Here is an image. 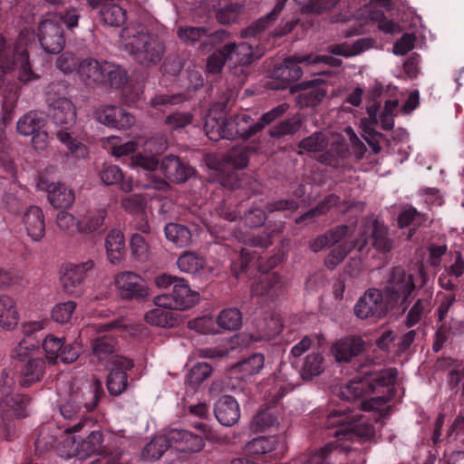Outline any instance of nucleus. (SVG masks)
<instances>
[{"label": "nucleus", "mask_w": 464, "mask_h": 464, "mask_svg": "<svg viewBox=\"0 0 464 464\" xmlns=\"http://www.w3.org/2000/svg\"><path fill=\"white\" fill-rule=\"evenodd\" d=\"M22 225L26 235L34 242H39L45 235L44 214L37 206L28 207L22 216Z\"/></svg>", "instance_id": "obj_27"}, {"label": "nucleus", "mask_w": 464, "mask_h": 464, "mask_svg": "<svg viewBox=\"0 0 464 464\" xmlns=\"http://www.w3.org/2000/svg\"><path fill=\"white\" fill-rule=\"evenodd\" d=\"M100 177L103 183L106 185H117L121 183V188L128 190L130 189V184L124 182V175L122 170L116 165H109L104 167L101 171Z\"/></svg>", "instance_id": "obj_61"}, {"label": "nucleus", "mask_w": 464, "mask_h": 464, "mask_svg": "<svg viewBox=\"0 0 464 464\" xmlns=\"http://www.w3.org/2000/svg\"><path fill=\"white\" fill-rule=\"evenodd\" d=\"M426 214L418 211L415 208L410 206L404 208L397 218V224L400 228L411 227L408 239L415 234L419 227L426 221Z\"/></svg>", "instance_id": "obj_42"}, {"label": "nucleus", "mask_w": 464, "mask_h": 464, "mask_svg": "<svg viewBox=\"0 0 464 464\" xmlns=\"http://www.w3.org/2000/svg\"><path fill=\"white\" fill-rule=\"evenodd\" d=\"M105 248L110 263L119 264L125 256V240L121 231L111 230L105 239Z\"/></svg>", "instance_id": "obj_39"}, {"label": "nucleus", "mask_w": 464, "mask_h": 464, "mask_svg": "<svg viewBox=\"0 0 464 464\" xmlns=\"http://www.w3.org/2000/svg\"><path fill=\"white\" fill-rule=\"evenodd\" d=\"M14 68L18 70V80L23 83L39 79L32 70L28 50L22 41L13 44L0 34V88L4 83V74Z\"/></svg>", "instance_id": "obj_7"}, {"label": "nucleus", "mask_w": 464, "mask_h": 464, "mask_svg": "<svg viewBox=\"0 0 464 464\" xmlns=\"http://www.w3.org/2000/svg\"><path fill=\"white\" fill-rule=\"evenodd\" d=\"M38 40L42 48L48 53H59L65 44L63 29L61 24L44 19L38 25Z\"/></svg>", "instance_id": "obj_16"}, {"label": "nucleus", "mask_w": 464, "mask_h": 464, "mask_svg": "<svg viewBox=\"0 0 464 464\" xmlns=\"http://www.w3.org/2000/svg\"><path fill=\"white\" fill-rule=\"evenodd\" d=\"M265 365V356L255 353L244 358L233 366V371L242 373V378L257 374Z\"/></svg>", "instance_id": "obj_49"}, {"label": "nucleus", "mask_w": 464, "mask_h": 464, "mask_svg": "<svg viewBox=\"0 0 464 464\" xmlns=\"http://www.w3.org/2000/svg\"><path fill=\"white\" fill-rule=\"evenodd\" d=\"M122 208L133 217H143L147 213V199L140 194H130L121 199Z\"/></svg>", "instance_id": "obj_55"}, {"label": "nucleus", "mask_w": 464, "mask_h": 464, "mask_svg": "<svg viewBox=\"0 0 464 464\" xmlns=\"http://www.w3.org/2000/svg\"><path fill=\"white\" fill-rule=\"evenodd\" d=\"M371 240L372 246L382 254L392 251L394 241L389 236V228L378 219L372 220L371 224Z\"/></svg>", "instance_id": "obj_38"}, {"label": "nucleus", "mask_w": 464, "mask_h": 464, "mask_svg": "<svg viewBox=\"0 0 464 464\" xmlns=\"http://www.w3.org/2000/svg\"><path fill=\"white\" fill-rule=\"evenodd\" d=\"M60 412L64 419L78 420L75 424L66 428L65 430L68 433H75L84 428H86V431H89L96 425L94 418L92 415H87L70 394L65 402L60 406Z\"/></svg>", "instance_id": "obj_21"}, {"label": "nucleus", "mask_w": 464, "mask_h": 464, "mask_svg": "<svg viewBox=\"0 0 464 464\" xmlns=\"http://www.w3.org/2000/svg\"><path fill=\"white\" fill-rule=\"evenodd\" d=\"M46 124V118L44 112L37 111H31L23 115L17 121V131L24 135H33L40 129H44Z\"/></svg>", "instance_id": "obj_41"}, {"label": "nucleus", "mask_w": 464, "mask_h": 464, "mask_svg": "<svg viewBox=\"0 0 464 464\" xmlns=\"http://www.w3.org/2000/svg\"><path fill=\"white\" fill-rule=\"evenodd\" d=\"M218 325L225 330L235 331L242 325V314L237 308H227L222 310L218 318Z\"/></svg>", "instance_id": "obj_56"}, {"label": "nucleus", "mask_w": 464, "mask_h": 464, "mask_svg": "<svg viewBox=\"0 0 464 464\" xmlns=\"http://www.w3.org/2000/svg\"><path fill=\"white\" fill-rule=\"evenodd\" d=\"M302 118L296 114L291 118L281 121L269 130V136L273 139H280L286 135L296 133L302 127Z\"/></svg>", "instance_id": "obj_50"}, {"label": "nucleus", "mask_w": 464, "mask_h": 464, "mask_svg": "<svg viewBox=\"0 0 464 464\" xmlns=\"http://www.w3.org/2000/svg\"><path fill=\"white\" fill-rule=\"evenodd\" d=\"M363 344L361 337H346L335 343L333 353L337 362H347L362 352Z\"/></svg>", "instance_id": "obj_34"}, {"label": "nucleus", "mask_w": 464, "mask_h": 464, "mask_svg": "<svg viewBox=\"0 0 464 464\" xmlns=\"http://www.w3.org/2000/svg\"><path fill=\"white\" fill-rule=\"evenodd\" d=\"M96 120L111 128L125 130L134 123V117L119 106H101L95 111Z\"/></svg>", "instance_id": "obj_24"}, {"label": "nucleus", "mask_w": 464, "mask_h": 464, "mask_svg": "<svg viewBox=\"0 0 464 464\" xmlns=\"http://www.w3.org/2000/svg\"><path fill=\"white\" fill-rule=\"evenodd\" d=\"M65 339L48 334L43 341V349L50 363H56Z\"/></svg>", "instance_id": "obj_60"}, {"label": "nucleus", "mask_w": 464, "mask_h": 464, "mask_svg": "<svg viewBox=\"0 0 464 464\" xmlns=\"http://www.w3.org/2000/svg\"><path fill=\"white\" fill-rule=\"evenodd\" d=\"M323 371L324 357L320 353L308 354L299 372L294 369L293 365L282 362L278 371L275 372V382L267 394L268 403L276 404L284 396L291 392L298 382L297 375L304 381H310Z\"/></svg>", "instance_id": "obj_4"}, {"label": "nucleus", "mask_w": 464, "mask_h": 464, "mask_svg": "<svg viewBox=\"0 0 464 464\" xmlns=\"http://www.w3.org/2000/svg\"><path fill=\"white\" fill-rule=\"evenodd\" d=\"M156 307L145 314V321L152 325L172 327L179 320V314L169 304H155Z\"/></svg>", "instance_id": "obj_36"}, {"label": "nucleus", "mask_w": 464, "mask_h": 464, "mask_svg": "<svg viewBox=\"0 0 464 464\" xmlns=\"http://www.w3.org/2000/svg\"><path fill=\"white\" fill-rule=\"evenodd\" d=\"M106 217L107 211L104 208L88 211L81 219L77 220V229L82 234L103 232L106 229Z\"/></svg>", "instance_id": "obj_37"}, {"label": "nucleus", "mask_w": 464, "mask_h": 464, "mask_svg": "<svg viewBox=\"0 0 464 464\" xmlns=\"http://www.w3.org/2000/svg\"><path fill=\"white\" fill-rule=\"evenodd\" d=\"M16 368L19 372V384L22 387H30L43 379L46 363L43 358H30Z\"/></svg>", "instance_id": "obj_31"}, {"label": "nucleus", "mask_w": 464, "mask_h": 464, "mask_svg": "<svg viewBox=\"0 0 464 464\" xmlns=\"http://www.w3.org/2000/svg\"><path fill=\"white\" fill-rule=\"evenodd\" d=\"M70 395L87 415H91L104 395V391L102 382L95 379L79 388H72Z\"/></svg>", "instance_id": "obj_18"}, {"label": "nucleus", "mask_w": 464, "mask_h": 464, "mask_svg": "<svg viewBox=\"0 0 464 464\" xmlns=\"http://www.w3.org/2000/svg\"><path fill=\"white\" fill-rule=\"evenodd\" d=\"M108 368L110 369L106 383L108 392L111 396H119L130 384L128 372L134 368V362L128 357H117Z\"/></svg>", "instance_id": "obj_15"}, {"label": "nucleus", "mask_w": 464, "mask_h": 464, "mask_svg": "<svg viewBox=\"0 0 464 464\" xmlns=\"http://www.w3.org/2000/svg\"><path fill=\"white\" fill-rule=\"evenodd\" d=\"M49 114L53 124L61 127L56 132L57 139L68 149L75 159H84L89 150L86 145L72 137L68 131L76 121V109L71 100L59 97L49 107Z\"/></svg>", "instance_id": "obj_6"}, {"label": "nucleus", "mask_w": 464, "mask_h": 464, "mask_svg": "<svg viewBox=\"0 0 464 464\" xmlns=\"http://www.w3.org/2000/svg\"><path fill=\"white\" fill-rule=\"evenodd\" d=\"M168 449H169V444L165 432L155 436L148 442L142 449L140 457L145 461H155L160 459Z\"/></svg>", "instance_id": "obj_45"}, {"label": "nucleus", "mask_w": 464, "mask_h": 464, "mask_svg": "<svg viewBox=\"0 0 464 464\" xmlns=\"http://www.w3.org/2000/svg\"><path fill=\"white\" fill-rule=\"evenodd\" d=\"M167 149V142L161 136L150 138L145 142V150H150V155L137 153L131 157V165L136 168H141L145 170H154L159 166L158 155L161 154Z\"/></svg>", "instance_id": "obj_23"}, {"label": "nucleus", "mask_w": 464, "mask_h": 464, "mask_svg": "<svg viewBox=\"0 0 464 464\" xmlns=\"http://www.w3.org/2000/svg\"><path fill=\"white\" fill-rule=\"evenodd\" d=\"M355 247H357L359 251H362L364 247V242H343L340 245H337L326 256L324 259L325 266L330 270H334L340 263L343 261L348 253H350Z\"/></svg>", "instance_id": "obj_46"}, {"label": "nucleus", "mask_w": 464, "mask_h": 464, "mask_svg": "<svg viewBox=\"0 0 464 464\" xmlns=\"http://www.w3.org/2000/svg\"><path fill=\"white\" fill-rule=\"evenodd\" d=\"M102 433L99 430L90 431L88 437L78 445L79 458H85L93 454H98L100 457L92 460L90 464H124L121 461V453L120 450L111 451L107 453L102 449Z\"/></svg>", "instance_id": "obj_12"}, {"label": "nucleus", "mask_w": 464, "mask_h": 464, "mask_svg": "<svg viewBox=\"0 0 464 464\" xmlns=\"http://www.w3.org/2000/svg\"><path fill=\"white\" fill-rule=\"evenodd\" d=\"M288 109V104H279L264 113L256 122H254L253 118L246 111L226 116L211 109L205 118L204 131L209 140L215 141L237 138L247 140L262 131L266 126L281 118Z\"/></svg>", "instance_id": "obj_3"}, {"label": "nucleus", "mask_w": 464, "mask_h": 464, "mask_svg": "<svg viewBox=\"0 0 464 464\" xmlns=\"http://www.w3.org/2000/svg\"><path fill=\"white\" fill-rule=\"evenodd\" d=\"M321 61L320 56L312 54L295 55L285 59L283 63L276 65L272 71L269 87L274 90H285L290 87L291 83L297 81L303 74L300 64L309 65Z\"/></svg>", "instance_id": "obj_10"}, {"label": "nucleus", "mask_w": 464, "mask_h": 464, "mask_svg": "<svg viewBox=\"0 0 464 464\" xmlns=\"http://www.w3.org/2000/svg\"><path fill=\"white\" fill-rule=\"evenodd\" d=\"M324 82L321 79L304 81L295 85L300 91L296 97L300 107H314L318 105L326 96V90L324 87Z\"/></svg>", "instance_id": "obj_25"}, {"label": "nucleus", "mask_w": 464, "mask_h": 464, "mask_svg": "<svg viewBox=\"0 0 464 464\" xmlns=\"http://www.w3.org/2000/svg\"><path fill=\"white\" fill-rule=\"evenodd\" d=\"M285 282L276 273L266 274L252 287L254 296L260 298V302H274L284 292Z\"/></svg>", "instance_id": "obj_22"}, {"label": "nucleus", "mask_w": 464, "mask_h": 464, "mask_svg": "<svg viewBox=\"0 0 464 464\" xmlns=\"http://www.w3.org/2000/svg\"><path fill=\"white\" fill-rule=\"evenodd\" d=\"M115 286L122 300L142 303L149 298V287L146 282L135 272L119 273L115 276Z\"/></svg>", "instance_id": "obj_11"}, {"label": "nucleus", "mask_w": 464, "mask_h": 464, "mask_svg": "<svg viewBox=\"0 0 464 464\" xmlns=\"http://www.w3.org/2000/svg\"><path fill=\"white\" fill-rule=\"evenodd\" d=\"M177 265L180 271L196 275L205 267L206 261L196 253L185 252L178 258Z\"/></svg>", "instance_id": "obj_53"}, {"label": "nucleus", "mask_w": 464, "mask_h": 464, "mask_svg": "<svg viewBox=\"0 0 464 464\" xmlns=\"http://www.w3.org/2000/svg\"><path fill=\"white\" fill-rule=\"evenodd\" d=\"M103 62L90 57L79 62L77 73L86 86H100L104 82Z\"/></svg>", "instance_id": "obj_32"}, {"label": "nucleus", "mask_w": 464, "mask_h": 464, "mask_svg": "<svg viewBox=\"0 0 464 464\" xmlns=\"http://www.w3.org/2000/svg\"><path fill=\"white\" fill-rule=\"evenodd\" d=\"M228 63L232 66L248 65L259 55H256L253 46L248 43H228L223 45Z\"/></svg>", "instance_id": "obj_33"}, {"label": "nucleus", "mask_w": 464, "mask_h": 464, "mask_svg": "<svg viewBox=\"0 0 464 464\" xmlns=\"http://www.w3.org/2000/svg\"><path fill=\"white\" fill-rule=\"evenodd\" d=\"M371 5L375 8L371 10V19L378 22V28L381 31L386 34H393L398 27L397 24L392 20L387 19L382 10L377 9V7H382L388 11L392 10V0H372Z\"/></svg>", "instance_id": "obj_40"}, {"label": "nucleus", "mask_w": 464, "mask_h": 464, "mask_svg": "<svg viewBox=\"0 0 464 464\" xmlns=\"http://www.w3.org/2000/svg\"><path fill=\"white\" fill-rule=\"evenodd\" d=\"M245 7L238 3H231L225 7L220 8L216 14L220 24H230L237 21L238 16L243 13Z\"/></svg>", "instance_id": "obj_64"}, {"label": "nucleus", "mask_w": 464, "mask_h": 464, "mask_svg": "<svg viewBox=\"0 0 464 464\" xmlns=\"http://www.w3.org/2000/svg\"><path fill=\"white\" fill-rule=\"evenodd\" d=\"M104 82L101 85L110 86L114 89H121L129 79L127 71L121 66L103 62Z\"/></svg>", "instance_id": "obj_44"}, {"label": "nucleus", "mask_w": 464, "mask_h": 464, "mask_svg": "<svg viewBox=\"0 0 464 464\" xmlns=\"http://www.w3.org/2000/svg\"><path fill=\"white\" fill-rule=\"evenodd\" d=\"M314 439L334 437L335 440L310 450L290 464H348L350 456L357 449L350 442L364 443L375 436L370 419L354 412L349 406L334 410L315 423Z\"/></svg>", "instance_id": "obj_1"}, {"label": "nucleus", "mask_w": 464, "mask_h": 464, "mask_svg": "<svg viewBox=\"0 0 464 464\" xmlns=\"http://www.w3.org/2000/svg\"><path fill=\"white\" fill-rule=\"evenodd\" d=\"M29 398L23 394H14L7 399H0V403L8 408L10 414L17 419L25 418L27 413V405Z\"/></svg>", "instance_id": "obj_54"}, {"label": "nucleus", "mask_w": 464, "mask_h": 464, "mask_svg": "<svg viewBox=\"0 0 464 464\" xmlns=\"http://www.w3.org/2000/svg\"><path fill=\"white\" fill-rule=\"evenodd\" d=\"M282 329L283 324L279 315L272 314L256 323V329L249 333V341L254 343L274 340L280 334Z\"/></svg>", "instance_id": "obj_30"}, {"label": "nucleus", "mask_w": 464, "mask_h": 464, "mask_svg": "<svg viewBox=\"0 0 464 464\" xmlns=\"http://www.w3.org/2000/svg\"><path fill=\"white\" fill-rule=\"evenodd\" d=\"M397 378L395 368L373 371L368 366H361L358 375L345 386L341 387L339 397L360 407V411H373V419L379 421L391 413V406L386 404L395 395L394 384Z\"/></svg>", "instance_id": "obj_2"}, {"label": "nucleus", "mask_w": 464, "mask_h": 464, "mask_svg": "<svg viewBox=\"0 0 464 464\" xmlns=\"http://www.w3.org/2000/svg\"><path fill=\"white\" fill-rule=\"evenodd\" d=\"M415 288L413 275L398 266L392 268L382 292L390 307L393 309L401 301V305L405 310L411 304V295Z\"/></svg>", "instance_id": "obj_9"}, {"label": "nucleus", "mask_w": 464, "mask_h": 464, "mask_svg": "<svg viewBox=\"0 0 464 464\" xmlns=\"http://www.w3.org/2000/svg\"><path fill=\"white\" fill-rule=\"evenodd\" d=\"M94 267V262L89 259L80 264H69L61 277L64 291L68 295L79 296L82 293V284Z\"/></svg>", "instance_id": "obj_17"}, {"label": "nucleus", "mask_w": 464, "mask_h": 464, "mask_svg": "<svg viewBox=\"0 0 464 464\" xmlns=\"http://www.w3.org/2000/svg\"><path fill=\"white\" fill-rule=\"evenodd\" d=\"M199 301V293L190 288L185 279L178 280L170 294H162L153 300L154 304H169L174 311L188 310Z\"/></svg>", "instance_id": "obj_14"}, {"label": "nucleus", "mask_w": 464, "mask_h": 464, "mask_svg": "<svg viewBox=\"0 0 464 464\" xmlns=\"http://www.w3.org/2000/svg\"><path fill=\"white\" fill-rule=\"evenodd\" d=\"M391 310L382 292L376 288L368 289L354 305V314L360 319H381Z\"/></svg>", "instance_id": "obj_13"}, {"label": "nucleus", "mask_w": 464, "mask_h": 464, "mask_svg": "<svg viewBox=\"0 0 464 464\" xmlns=\"http://www.w3.org/2000/svg\"><path fill=\"white\" fill-rule=\"evenodd\" d=\"M121 37L126 51L139 64L151 67L161 62L165 52L164 44L144 26L126 27L122 30Z\"/></svg>", "instance_id": "obj_5"}, {"label": "nucleus", "mask_w": 464, "mask_h": 464, "mask_svg": "<svg viewBox=\"0 0 464 464\" xmlns=\"http://www.w3.org/2000/svg\"><path fill=\"white\" fill-rule=\"evenodd\" d=\"M277 421L276 414L270 410H263L257 412L252 420L251 427L256 432H261L273 426Z\"/></svg>", "instance_id": "obj_63"}, {"label": "nucleus", "mask_w": 464, "mask_h": 464, "mask_svg": "<svg viewBox=\"0 0 464 464\" xmlns=\"http://www.w3.org/2000/svg\"><path fill=\"white\" fill-rule=\"evenodd\" d=\"M160 170L165 178L173 183L186 182L194 174L191 166L173 155L167 156L161 160Z\"/></svg>", "instance_id": "obj_26"}, {"label": "nucleus", "mask_w": 464, "mask_h": 464, "mask_svg": "<svg viewBox=\"0 0 464 464\" xmlns=\"http://www.w3.org/2000/svg\"><path fill=\"white\" fill-rule=\"evenodd\" d=\"M340 198L335 194L326 196L314 208H310L305 213L297 217L295 220V224L300 225L306 221H312L315 218L326 214L333 207L339 203Z\"/></svg>", "instance_id": "obj_47"}, {"label": "nucleus", "mask_w": 464, "mask_h": 464, "mask_svg": "<svg viewBox=\"0 0 464 464\" xmlns=\"http://www.w3.org/2000/svg\"><path fill=\"white\" fill-rule=\"evenodd\" d=\"M102 21L110 25L119 27L126 21L125 10L116 4L105 3L101 8Z\"/></svg>", "instance_id": "obj_51"}, {"label": "nucleus", "mask_w": 464, "mask_h": 464, "mask_svg": "<svg viewBox=\"0 0 464 464\" xmlns=\"http://www.w3.org/2000/svg\"><path fill=\"white\" fill-rule=\"evenodd\" d=\"M278 440L276 437H258L252 440L246 446L247 451L254 455H264L273 452Z\"/></svg>", "instance_id": "obj_58"}, {"label": "nucleus", "mask_w": 464, "mask_h": 464, "mask_svg": "<svg viewBox=\"0 0 464 464\" xmlns=\"http://www.w3.org/2000/svg\"><path fill=\"white\" fill-rule=\"evenodd\" d=\"M164 233L166 238L178 247H185L191 242L192 234L185 225L170 222L165 226Z\"/></svg>", "instance_id": "obj_48"}, {"label": "nucleus", "mask_w": 464, "mask_h": 464, "mask_svg": "<svg viewBox=\"0 0 464 464\" xmlns=\"http://www.w3.org/2000/svg\"><path fill=\"white\" fill-rule=\"evenodd\" d=\"M76 306L73 301L55 304L52 310V319L61 324L70 322Z\"/></svg>", "instance_id": "obj_62"}, {"label": "nucleus", "mask_w": 464, "mask_h": 464, "mask_svg": "<svg viewBox=\"0 0 464 464\" xmlns=\"http://www.w3.org/2000/svg\"><path fill=\"white\" fill-rule=\"evenodd\" d=\"M37 188L47 193L48 201L54 208H68L74 201V193L65 185L49 182L44 177H40Z\"/></svg>", "instance_id": "obj_20"}, {"label": "nucleus", "mask_w": 464, "mask_h": 464, "mask_svg": "<svg viewBox=\"0 0 464 464\" xmlns=\"http://www.w3.org/2000/svg\"><path fill=\"white\" fill-rule=\"evenodd\" d=\"M169 449L173 448L184 453L199 452L205 446V439L190 430L170 429L166 431Z\"/></svg>", "instance_id": "obj_19"}, {"label": "nucleus", "mask_w": 464, "mask_h": 464, "mask_svg": "<svg viewBox=\"0 0 464 464\" xmlns=\"http://www.w3.org/2000/svg\"><path fill=\"white\" fill-rule=\"evenodd\" d=\"M287 0H277L273 10L252 23L241 32L243 38L257 37L278 18Z\"/></svg>", "instance_id": "obj_35"}, {"label": "nucleus", "mask_w": 464, "mask_h": 464, "mask_svg": "<svg viewBox=\"0 0 464 464\" xmlns=\"http://www.w3.org/2000/svg\"><path fill=\"white\" fill-rule=\"evenodd\" d=\"M212 372V367L207 362H198L188 372L186 376V384L192 390H197L198 386L208 379Z\"/></svg>", "instance_id": "obj_57"}, {"label": "nucleus", "mask_w": 464, "mask_h": 464, "mask_svg": "<svg viewBox=\"0 0 464 464\" xmlns=\"http://www.w3.org/2000/svg\"><path fill=\"white\" fill-rule=\"evenodd\" d=\"M261 149V141L253 140L247 144H240L232 147L223 157L224 161L237 169H245L251 155L257 153Z\"/></svg>", "instance_id": "obj_28"}, {"label": "nucleus", "mask_w": 464, "mask_h": 464, "mask_svg": "<svg viewBox=\"0 0 464 464\" xmlns=\"http://www.w3.org/2000/svg\"><path fill=\"white\" fill-rule=\"evenodd\" d=\"M19 313L14 299L6 295L0 296V326L10 330L18 323Z\"/></svg>", "instance_id": "obj_43"}, {"label": "nucleus", "mask_w": 464, "mask_h": 464, "mask_svg": "<svg viewBox=\"0 0 464 464\" xmlns=\"http://www.w3.org/2000/svg\"><path fill=\"white\" fill-rule=\"evenodd\" d=\"M117 326L118 323L116 321L96 326L98 335L91 341V362L100 367L108 368L109 365L112 364L115 358L124 357L118 353V337L111 333H106Z\"/></svg>", "instance_id": "obj_8"}, {"label": "nucleus", "mask_w": 464, "mask_h": 464, "mask_svg": "<svg viewBox=\"0 0 464 464\" xmlns=\"http://www.w3.org/2000/svg\"><path fill=\"white\" fill-rule=\"evenodd\" d=\"M214 413L220 424L233 426L240 418L239 404L233 396L223 395L215 403Z\"/></svg>", "instance_id": "obj_29"}, {"label": "nucleus", "mask_w": 464, "mask_h": 464, "mask_svg": "<svg viewBox=\"0 0 464 464\" xmlns=\"http://www.w3.org/2000/svg\"><path fill=\"white\" fill-rule=\"evenodd\" d=\"M430 295L426 298H418L413 305L410 308L404 324L408 328H411L419 324L422 317L430 310Z\"/></svg>", "instance_id": "obj_52"}, {"label": "nucleus", "mask_w": 464, "mask_h": 464, "mask_svg": "<svg viewBox=\"0 0 464 464\" xmlns=\"http://www.w3.org/2000/svg\"><path fill=\"white\" fill-rule=\"evenodd\" d=\"M328 145V139L322 131H315L312 135L299 141L298 147L309 152L323 151Z\"/></svg>", "instance_id": "obj_59"}]
</instances>
